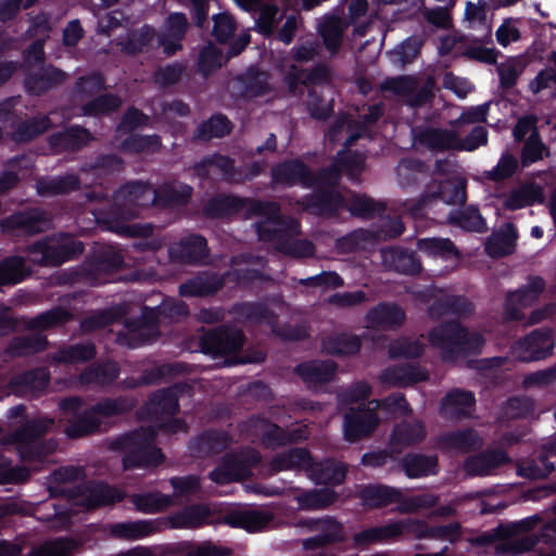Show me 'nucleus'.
Returning a JSON list of instances; mask_svg holds the SVG:
<instances>
[{"label": "nucleus", "mask_w": 556, "mask_h": 556, "mask_svg": "<svg viewBox=\"0 0 556 556\" xmlns=\"http://www.w3.org/2000/svg\"><path fill=\"white\" fill-rule=\"evenodd\" d=\"M318 33L327 51L338 53L344 34L342 20L337 15L326 16L318 26Z\"/></svg>", "instance_id": "nucleus-40"}, {"label": "nucleus", "mask_w": 556, "mask_h": 556, "mask_svg": "<svg viewBox=\"0 0 556 556\" xmlns=\"http://www.w3.org/2000/svg\"><path fill=\"white\" fill-rule=\"evenodd\" d=\"M475 403L476 401L471 392L454 390L444 397L441 412L448 418L468 416L473 410Z\"/></svg>", "instance_id": "nucleus-36"}, {"label": "nucleus", "mask_w": 556, "mask_h": 556, "mask_svg": "<svg viewBox=\"0 0 556 556\" xmlns=\"http://www.w3.org/2000/svg\"><path fill=\"white\" fill-rule=\"evenodd\" d=\"M337 498L334 491L330 489L303 492L296 496L302 509H321L330 506Z\"/></svg>", "instance_id": "nucleus-54"}, {"label": "nucleus", "mask_w": 556, "mask_h": 556, "mask_svg": "<svg viewBox=\"0 0 556 556\" xmlns=\"http://www.w3.org/2000/svg\"><path fill=\"white\" fill-rule=\"evenodd\" d=\"M119 148L129 154L155 153L162 148V138L157 134H130L122 140Z\"/></svg>", "instance_id": "nucleus-42"}, {"label": "nucleus", "mask_w": 556, "mask_h": 556, "mask_svg": "<svg viewBox=\"0 0 556 556\" xmlns=\"http://www.w3.org/2000/svg\"><path fill=\"white\" fill-rule=\"evenodd\" d=\"M51 225L50 214L39 206H27L13 212L0 223L3 232L24 237L46 232Z\"/></svg>", "instance_id": "nucleus-7"}, {"label": "nucleus", "mask_w": 556, "mask_h": 556, "mask_svg": "<svg viewBox=\"0 0 556 556\" xmlns=\"http://www.w3.org/2000/svg\"><path fill=\"white\" fill-rule=\"evenodd\" d=\"M336 165L340 168V173L350 175L359 174L363 170L364 159L357 151L344 149L337 152L333 157Z\"/></svg>", "instance_id": "nucleus-64"}, {"label": "nucleus", "mask_w": 556, "mask_h": 556, "mask_svg": "<svg viewBox=\"0 0 556 556\" xmlns=\"http://www.w3.org/2000/svg\"><path fill=\"white\" fill-rule=\"evenodd\" d=\"M507 462L508 456L503 451L486 452L469 457L465 463V469L471 476H488Z\"/></svg>", "instance_id": "nucleus-38"}, {"label": "nucleus", "mask_w": 556, "mask_h": 556, "mask_svg": "<svg viewBox=\"0 0 556 556\" xmlns=\"http://www.w3.org/2000/svg\"><path fill=\"white\" fill-rule=\"evenodd\" d=\"M77 544L67 539L45 542L30 549L29 556H73Z\"/></svg>", "instance_id": "nucleus-57"}, {"label": "nucleus", "mask_w": 556, "mask_h": 556, "mask_svg": "<svg viewBox=\"0 0 556 556\" xmlns=\"http://www.w3.org/2000/svg\"><path fill=\"white\" fill-rule=\"evenodd\" d=\"M379 406L393 408L399 413H404L407 409V403L401 395L389 396L381 404L377 401L369 402L366 408H359L357 412L351 409L345 415L343 425V434L346 441L356 442L375 430L379 421L375 412Z\"/></svg>", "instance_id": "nucleus-5"}, {"label": "nucleus", "mask_w": 556, "mask_h": 556, "mask_svg": "<svg viewBox=\"0 0 556 556\" xmlns=\"http://www.w3.org/2000/svg\"><path fill=\"white\" fill-rule=\"evenodd\" d=\"M554 339L548 331L534 330L513 348V354L522 362L544 358L554 349Z\"/></svg>", "instance_id": "nucleus-17"}, {"label": "nucleus", "mask_w": 556, "mask_h": 556, "mask_svg": "<svg viewBox=\"0 0 556 556\" xmlns=\"http://www.w3.org/2000/svg\"><path fill=\"white\" fill-rule=\"evenodd\" d=\"M271 519L273 516L269 513L247 509L229 514L226 517V522L231 527H238L249 532H255L267 526Z\"/></svg>", "instance_id": "nucleus-39"}, {"label": "nucleus", "mask_w": 556, "mask_h": 556, "mask_svg": "<svg viewBox=\"0 0 556 556\" xmlns=\"http://www.w3.org/2000/svg\"><path fill=\"white\" fill-rule=\"evenodd\" d=\"M155 431L151 428H140L134 432L112 440L110 450L123 453L125 469L156 466L164 460L161 450L153 444Z\"/></svg>", "instance_id": "nucleus-4"}, {"label": "nucleus", "mask_w": 556, "mask_h": 556, "mask_svg": "<svg viewBox=\"0 0 556 556\" xmlns=\"http://www.w3.org/2000/svg\"><path fill=\"white\" fill-rule=\"evenodd\" d=\"M160 530L156 520H135L116 522L108 527L110 536L125 541H136L148 538Z\"/></svg>", "instance_id": "nucleus-23"}, {"label": "nucleus", "mask_w": 556, "mask_h": 556, "mask_svg": "<svg viewBox=\"0 0 556 556\" xmlns=\"http://www.w3.org/2000/svg\"><path fill=\"white\" fill-rule=\"evenodd\" d=\"M451 223L469 232H485L486 223L476 206H467L450 218Z\"/></svg>", "instance_id": "nucleus-51"}, {"label": "nucleus", "mask_w": 556, "mask_h": 556, "mask_svg": "<svg viewBox=\"0 0 556 556\" xmlns=\"http://www.w3.org/2000/svg\"><path fill=\"white\" fill-rule=\"evenodd\" d=\"M222 66L223 53L217 47L210 43L200 50L197 63V72L200 73L204 78H207Z\"/></svg>", "instance_id": "nucleus-55"}, {"label": "nucleus", "mask_w": 556, "mask_h": 556, "mask_svg": "<svg viewBox=\"0 0 556 556\" xmlns=\"http://www.w3.org/2000/svg\"><path fill=\"white\" fill-rule=\"evenodd\" d=\"M435 456L407 455L403 459V468L409 478H419L437 472Z\"/></svg>", "instance_id": "nucleus-53"}, {"label": "nucleus", "mask_w": 556, "mask_h": 556, "mask_svg": "<svg viewBox=\"0 0 556 556\" xmlns=\"http://www.w3.org/2000/svg\"><path fill=\"white\" fill-rule=\"evenodd\" d=\"M417 140L431 151H446L455 149L457 135L447 129L426 128L419 132Z\"/></svg>", "instance_id": "nucleus-41"}, {"label": "nucleus", "mask_w": 556, "mask_h": 556, "mask_svg": "<svg viewBox=\"0 0 556 556\" xmlns=\"http://www.w3.org/2000/svg\"><path fill=\"white\" fill-rule=\"evenodd\" d=\"M130 501L137 510L144 514H155L169 507L173 500L161 493L132 494Z\"/></svg>", "instance_id": "nucleus-49"}, {"label": "nucleus", "mask_w": 556, "mask_h": 556, "mask_svg": "<svg viewBox=\"0 0 556 556\" xmlns=\"http://www.w3.org/2000/svg\"><path fill=\"white\" fill-rule=\"evenodd\" d=\"M364 505L368 507H382L400 501V491L386 485H371L362 491Z\"/></svg>", "instance_id": "nucleus-48"}, {"label": "nucleus", "mask_w": 556, "mask_h": 556, "mask_svg": "<svg viewBox=\"0 0 556 556\" xmlns=\"http://www.w3.org/2000/svg\"><path fill=\"white\" fill-rule=\"evenodd\" d=\"M29 274L21 257H9L0 263V285H14Z\"/></svg>", "instance_id": "nucleus-58"}, {"label": "nucleus", "mask_w": 556, "mask_h": 556, "mask_svg": "<svg viewBox=\"0 0 556 556\" xmlns=\"http://www.w3.org/2000/svg\"><path fill=\"white\" fill-rule=\"evenodd\" d=\"M122 498L123 494L117 489L105 484H88L77 498V502L87 509H92L118 502Z\"/></svg>", "instance_id": "nucleus-31"}, {"label": "nucleus", "mask_w": 556, "mask_h": 556, "mask_svg": "<svg viewBox=\"0 0 556 556\" xmlns=\"http://www.w3.org/2000/svg\"><path fill=\"white\" fill-rule=\"evenodd\" d=\"M192 192V187L186 184L181 185L180 188L164 185L155 191V201L164 206L186 205L189 203Z\"/></svg>", "instance_id": "nucleus-50"}, {"label": "nucleus", "mask_w": 556, "mask_h": 556, "mask_svg": "<svg viewBox=\"0 0 556 556\" xmlns=\"http://www.w3.org/2000/svg\"><path fill=\"white\" fill-rule=\"evenodd\" d=\"M425 437L426 431L420 421L402 422L392 432L390 448L393 453H401L404 448L422 441Z\"/></svg>", "instance_id": "nucleus-29"}, {"label": "nucleus", "mask_w": 556, "mask_h": 556, "mask_svg": "<svg viewBox=\"0 0 556 556\" xmlns=\"http://www.w3.org/2000/svg\"><path fill=\"white\" fill-rule=\"evenodd\" d=\"M250 431L254 437L258 438L266 447L271 448L287 443L306 440L309 435L306 425H298L289 432H286L266 419L260 418L252 420Z\"/></svg>", "instance_id": "nucleus-12"}, {"label": "nucleus", "mask_w": 556, "mask_h": 556, "mask_svg": "<svg viewBox=\"0 0 556 556\" xmlns=\"http://www.w3.org/2000/svg\"><path fill=\"white\" fill-rule=\"evenodd\" d=\"M544 195L542 188L535 184H526L504 194L503 207L514 212L535 203L542 204Z\"/></svg>", "instance_id": "nucleus-25"}, {"label": "nucleus", "mask_w": 556, "mask_h": 556, "mask_svg": "<svg viewBox=\"0 0 556 556\" xmlns=\"http://www.w3.org/2000/svg\"><path fill=\"white\" fill-rule=\"evenodd\" d=\"M48 382V371L40 368L15 378L12 382V390L20 395L37 394L47 388Z\"/></svg>", "instance_id": "nucleus-44"}, {"label": "nucleus", "mask_w": 556, "mask_h": 556, "mask_svg": "<svg viewBox=\"0 0 556 556\" xmlns=\"http://www.w3.org/2000/svg\"><path fill=\"white\" fill-rule=\"evenodd\" d=\"M51 126L48 116H34L21 122L12 134V139L17 143H27L45 134Z\"/></svg>", "instance_id": "nucleus-45"}, {"label": "nucleus", "mask_w": 556, "mask_h": 556, "mask_svg": "<svg viewBox=\"0 0 556 556\" xmlns=\"http://www.w3.org/2000/svg\"><path fill=\"white\" fill-rule=\"evenodd\" d=\"M396 174L399 184L403 188H415L419 187L422 184H426V187L429 186L432 189V184H428V179H433L430 176V168L426 164V162L414 159V157H403L401 159L397 167Z\"/></svg>", "instance_id": "nucleus-21"}, {"label": "nucleus", "mask_w": 556, "mask_h": 556, "mask_svg": "<svg viewBox=\"0 0 556 556\" xmlns=\"http://www.w3.org/2000/svg\"><path fill=\"white\" fill-rule=\"evenodd\" d=\"M336 364L332 361H314L303 363L296 367V372L308 388H316L332 379Z\"/></svg>", "instance_id": "nucleus-34"}, {"label": "nucleus", "mask_w": 556, "mask_h": 556, "mask_svg": "<svg viewBox=\"0 0 556 556\" xmlns=\"http://www.w3.org/2000/svg\"><path fill=\"white\" fill-rule=\"evenodd\" d=\"M429 343L439 349L444 359L459 352H477L483 344L479 333H468L457 323H447L429 333Z\"/></svg>", "instance_id": "nucleus-6"}, {"label": "nucleus", "mask_w": 556, "mask_h": 556, "mask_svg": "<svg viewBox=\"0 0 556 556\" xmlns=\"http://www.w3.org/2000/svg\"><path fill=\"white\" fill-rule=\"evenodd\" d=\"M54 420L49 418H40L31 420L15 431L9 438L4 439V444H13L21 459L29 463L30 467H12L5 469V464L0 462V483H17L25 481L29 471L40 470L38 464H42L45 458L55 448L54 443L42 445L39 438L52 429Z\"/></svg>", "instance_id": "nucleus-2"}, {"label": "nucleus", "mask_w": 556, "mask_h": 556, "mask_svg": "<svg viewBox=\"0 0 556 556\" xmlns=\"http://www.w3.org/2000/svg\"><path fill=\"white\" fill-rule=\"evenodd\" d=\"M439 444L446 451L466 453L479 448L482 439L475 430L466 429L443 434L439 439Z\"/></svg>", "instance_id": "nucleus-35"}, {"label": "nucleus", "mask_w": 556, "mask_h": 556, "mask_svg": "<svg viewBox=\"0 0 556 556\" xmlns=\"http://www.w3.org/2000/svg\"><path fill=\"white\" fill-rule=\"evenodd\" d=\"M155 37V29L146 24L139 29L132 30L128 34L126 40L121 43L123 53L135 56L142 53L152 43Z\"/></svg>", "instance_id": "nucleus-47"}, {"label": "nucleus", "mask_w": 556, "mask_h": 556, "mask_svg": "<svg viewBox=\"0 0 556 556\" xmlns=\"http://www.w3.org/2000/svg\"><path fill=\"white\" fill-rule=\"evenodd\" d=\"M208 517V509L205 506L197 505L174 514L169 518L173 528H195Z\"/></svg>", "instance_id": "nucleus-56"}, {"label": "nucleus", "mask_w": 556, "mask_h": 556, "mask_svg": "<svg viewBox=\"0 0 556 556\" xmlns=\"http://www.w3.org/2000/svg\"><path fill=\"white\" fill-rule=\"evenodd\" d=\"M37 194L43 198L70 194L80 189V178L77 174L60 176H42L36 180Z\"/></svg>", "instance_id": "nucleus-22"}, {"label": "nucleus", "mask_w": 556, "mask_h": 556, "mask_svg": "<svg viewBox=\"0 0 556 556\" xmlns=\"http://www.w3.org/2000/svg\"><path fill=\"white\" fill-rule=\"evenodd\" d=\"M261 462L257 452L249 450L239 454L226 455L222 464L211 472V479L218 484H226L247 478L251 470Z\"/></svg>", "instance_id": "nucleus-10"}, {"label": "nucleus", "mask_w": 556, "mask_h": 556, "mask_svg": "<svg viewBox=\"0 0 556 556\" xmlns=\"http://www.w3.org/2000/svg\"><path fill=\"white\" fill-rule=\"evenodd\" d=\"M383 263L390 269L403 274H416L420 263L403 245H388L381 251Z\"/></svg>", "instance_id": "nucleus-27"}, {"label": "nucleus", "mask_w": 556, "mask_h": 556, "mask_svg": "<svg viewBox=\"0 0 556 556\" xmlns=\"http://www.w3.org/2000/svg\"><path fill=\"white\" fill-rule=\"evenodd\" d=\"M305 525L309 530L318 532L317 535L303 542L305 549H315L343 539L342 526L331 517L309 519Z\"/></svg>", "instance_id": "nucleus-20"}, {"label": "nucleus", "mask_w": 556, "mask_h": 556, "mask_svg": "<svg viewBox=\"0 0 556 556\" xmlns=\"http://www.w3.org/2000/svg\"><path fill=\"white\" fill-rule=\"evenodd\" d=\"M67 75L62 70L48 64L27 73L24 78V87L27 93L39 97L62 85Z\"/></svg>", "instance_id": "nucleus-18"}, {"label": "nucleus", "mask_w": 556, "mask_h": 556, "mask_svg": "<svg viewBox=\"0 0 556 556\" xmlns=\"http://www.w3.org/2000/svg\"><path fill=\"white\" fill-rule=\"evenodd\" d=\"M312 168L300 159L285 160L270 169L271 186L311 188Z\"/></svg>", "instance_id": "nucleus-15"}, {"label": "nucleus", "mask_w": 556, "mask_h": 556, "mask_svg": "<svg viewBox=\"0 0 556 556\" xmlns=\"http://www.w3.org/2000/svg\"><path fill=\"white\" fill-rule=\"evenodd\" d=\"M130 407V404L121 400H105L89 410L81 409V403L78 399H68L61 403L60 408L64 419L71 421L72 416L78 419L71 422L65 432L71 438H79L94 432L102 418L122 414Z\"/></svg>", "instance_id": "nucleus-3"}, {"label": "nucleus", "mask_w": 556, "mask_h": 556, "mask_svg": "<svg viewBox=\"0 0 556 556\" xmlns=\"http://www.w3.org/2000/svg\"><path fill=\"white\" fill-rule=\"evenodd\" d=\"M300 204L304 212L324 217L337 216L345 206V198L336 189L315 188L302 197Z\"/></svg>", "instance_id": "nucleus-13"}, {"label": "nucleus", "mask_w": 556, "mask_h": 556, "mask_svg": "<svg viewBox=\"0 0 556 556\" xmlns=\"http://www.w3.org/2000/svg\"><path fill=\"white\" fill-rule=\"evenodd\" d=\"M306 475L317 484L337 485L344 481L346 469L343 465L334 462L315 463L312 458Z\"/></svg>", "instance_id": "nucleus-32"}, {"label": "nucleus", "mask_w": 556, "mask_h": 556, "mask_svg": "<svg viewBox=\"0 0 556 556\" xmlns=\"http://www.w3.org/2000/svg\"><path fill=\"white\" fill-rule=\"evenodd\" d=\"M517 157L508 151L502 153L497 164L485 172V177L494 182L504 181L511 178L518 170Z\"/></svg>", "instance_id": "nucleus-59"}, {"label": "nucleus", "mask_w": 556, "mask_h": 556, "mask_svg": "<svg viewBox=\"0 0 556 556\" xmlns=\"http://www.w3.org/2000/svg\"><path fill=\"white\" fill-rule=\"evenodd\" d=\"M432 189L427 186L426 191L410 206L412 215L421 216L425 207L433 200H440L447 204H463L466 202V188L463 182H452L451 180L437 181L431 179Z\"/></svg>", "instance_id": "nucleus-11"}, {"label": "nucleus", "mask_w": 556, "mask_h": 556, "mask_svg": "<svg viewBox=\"0 0 556 556\" xmlns=\"http://www.w3.org/2000/svg\"><path fill=\"white\" fill-rule=\"evenodd\" d=\"M439 502V497L431 493H422L410 497H402L400 494L396 510L402 514L416 513L420 509L433 507Z\"/></svg>", "instance_id": "nucleus-63"}, {"label": "nucleus", "mask_w": 556, "mask_h": 556, "mask_svg": "<svg viewBox=\"0 0 556 556\" xmlns=\"http://www.w3.org/2000/svg\"><path fill=\"white\" fill-rule=\"evenodd\" d=\"M312 456L308 451L304 448H291L287 452L276 455L268 465V472L270 475L286 470H304L311 464Z\"/></svg>", "instance_id": "nucleus-30"}, {"label": "nucleus", "mask_w": 556, "mask_h": 556, "mask_svg": "<svg viewBox=\"0 0 556 556\" xmlns=\"http://www.w3.org/2000/svg\"><path fill=\"white\" fill-rule=\"evenodd\" d=\"M122 105V99L114 93H102L81 105L84 116L99 117L116 112Z\"/></svg>", "instance_id": "nucleus-46"}, {"label": "nucleus", "mask_w": 556, "mask_h": 556, "mask_svg": "<svg viewBox=\"0 0 556 556\" xmlns=\"http://www.w3.org/2000/svg\"><path fill=\"white\" fill-rule=\"evenodd\" d=\"M202 215L207 219L219 220L261 217L254 227L262 243H312L307 239H296L300 233V222L292 216L283 215L280 204L276 201L240 197L232 192H217L203 204Z\"/></svg>", "instance_id": "nucleus-1"}, {"label": "nucleus", "mask_w": 556, "mask_h": 556, "mask_svg": "<svg viewBox=\"0 0 556 556\" xmlns=\"http://www.w3.org/2000/svg\"><path fill=\"white\" fill-rule=\"evenodd\" d=\"M122 210L117 205H112L109 210L100 212L96 215V219L99 224H103L111 231L118 233H127L130 237H141L142 240L138 243H151L144 241V239L152 232L151 226L138 227V226H125L121 224Z\"/></svg>", "instance_id": "nucleus-26"}, {"label": "nucleus", "mask_w": 556, "mask_h": 556, "mask_svg": "<svg viewBox=\"0 0 556 556\" xmlns=\"http://www.w3.org/2000/svg\"><path fill=\"white\" fill-rule=\"evenodd\" d=\"M405 320V312L396 304L381 303L366 315V328L393 329Z\"/></svg>", "instance_id": "nucleus-24"}, {"label": "nucleus", "mask_w": 556, "mask_h": 556, "mask_svg": "<svg viewBox=\"0 0 556 556\" xmlns=\"http://www.w3.org/2000/svg\"><path fill=\"white\" fill-rule=\"evenodd\" d=\"M232 130L229 118L222 114H213L208 119L199 124L195 130V138L201 141H210L213 138H223Z\"/></svg>", "instance_id": "nucleus-43"}, {"label": "nucleus", "mask_w": 556, "mask_h": 556, "mask_svg": "<svg viewBox=\"0 0 556 556\" xmlns=\"http://www.w3.org/2000/svg\"><path fill=\"white\" fill-rule=\"evenodd\" d=\"M232 90L237 97L247 101L265 97L273 90L269 74L257 65H251L233 77Z\"/></svg>", "instance_id": "nucleus-14"}, {"label": "nucleus", "mask_w": 556, "mask_h": 556, "mask_svg": "<svg viewBox=\"0 0 556 556\" xmlns=\"http://www.w3.org/2000/svg\"><path fill=\"white\" fill-rule=\"evenodd\" d=\"M361 340L357 336L336 334L323 342V350L328 354L351 355L358 352Z\"/></svg>", "instance_id": "nucleus-52"}, {"label": "nucleus", "mask_w": 556, "mask_h": 556, "mask_svg": "<svg viewBox=\"0 0 556 556\" xmlns=\"http://www.w3.org/2000/svg\"><path fill=\"white\" fill-rule=\"evenodd\" d=\"M377 218L378 222L369 229L353 231L346 237L337 239L334 243H377L396 239L405 230L401 216H389L383 213Z\"/></svg>", "instance_id": "nucleus-9"}, {"label": "nucleus", "mask_w": 556, "mask_h": 556, "mask_svg": "<svg viewBox=\"0 0 556 556\" xmlns=\"http://www.w3.org/2000/svg\"><path fill=\"white\" fill-rule=\"evenodd\" d=\"M435 299H438V303L431 305L429 308V314L431 316L450 312L456 314H466L471 311V304L463 298L435 295Z\"/></svg>", "instance_id": "nucleus-61"}, {"label": "nucleus", "mask_w": 556, "mask_h": 556, "mask_svg": "<svg viewBox=\"0 0 556 556\" xmlns=\"http://www.w3.org/2000/svg\"><path fill=\"white\" fill-rule=\"evenodd\" d=\"M150 123V117L136 106H129L117 125L116 130L123 134H134L139 128L147 127Z\"/></svg>", "instance_id": "nucleus-62"}, {"label": "nucleus", "mask_w": 556, "mask_h": 556, "mask_svg": "<svg viewBox=\"0 0 556 556\" xmlns=\"http://www.w3.org/2000/svg\"><path fill=\"white\" fill-rule=\"evenodd\" d=\"M178 409V397L173 390L155 393L148 404V410L155 415L172 416Z\"/></svg>", "instance_id": "nucleus-60"}, {"label": "nucleus", "mask_w": 556, "mask_h": 556, "mask_svg": "<svg viewBox=\"0 0 556 556\" xmlns=\"http://www.w3.org/2000/svg\"><path fill=\"white\" fill-rule=\"evenodd\" d=\"M344 208L355 217L372 219L386 213L387 204L382 201H376L366 194L354 193L345 200Z\"/></svg>", "instance_id": "nucleus-37"}, {"label": "nucleus", "mask_w": 556, "mask_h": 556, "mask_svg": "<svg viewBox=\"0 0 556 556\" xmlns=\"http://www.w3.org/2000/svg\"><path fill=\"white\" fill-rule=\"evenodd\" d=\"M206 343L213 353L228 355L242 348L243 334L237 329H218L207 336Z\"/></svg>", "instance_id": "nucleus-33"}, {"label": "nucleus", "mask_w": 556, "mask_h": 556, "mask_svg": "<svg viewBox=\"0 0 556 556\" xmlns=\"http://www.w3.org/2000/svg\"><path fill=\"white\" fill-rule=\"evenodd\" d=\"M544 289L545 282L541 277L530 278L527 286L507 295L505 317L509 320L522 319L521 311L534 303Z\"/></svg>", "instance_id": "nucleus-16"}, {"label": "nucleus", "mask_w": 556, "mask_h": 556, "mask_svg": "<svg viewBox=\"0 0 556 556\" xmlns=\"http://www.w3.org/2000/svg\"><path fill=\"white\" fill-rule=\"evenodd\" d=\"M427 378L425 369L408 364L386 368L380 375L381 383L393 387H406Z\"/></svg>", "instance_id": "nucleus-28"}, {"label": "nucleus", "mask_w": 556, "mask_h": 556, "mask_svg": "<svg viewBox=\"0 0 556 556\" xmlns=\"http://www.w3.org/2000/svg\"><path fill=\"white\" fill-rule=\"evenodd\" d=\"M91 139V134L87 128L72 125L61 131L51 134L48 143L55 153L77 152L85 148Z\"/></svg>", "instance_id": "nucleus-19"}, {"label": "nucleus", "mask_w": 556, "mask_h": 556, "mask_svg": "<svg viewBox=\"0 0 556 556\" xmlns=\"http://www.w3.org/2000/svg\"><path fill=\"white\" fill-rule=\"evenodd\" d=\"M540 521L538 517H531L517 523H511L501 530L505 539L495 545L497 556H517L538 542V538L529 531Z\"/></svg>", "instance_id": "nucleus-8"}]
</instances>
